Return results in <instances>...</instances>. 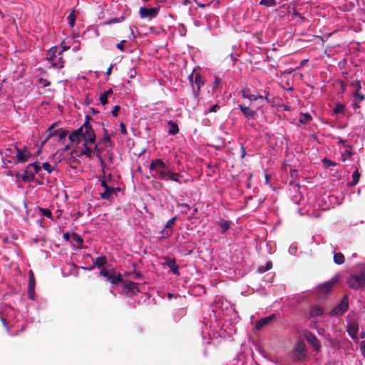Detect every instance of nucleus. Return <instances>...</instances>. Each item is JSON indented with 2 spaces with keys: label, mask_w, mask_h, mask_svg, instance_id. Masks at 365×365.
I'll return each instance as SVG.
<instances>
[{
  "label": "nucleus",
  "mask_w": 365,
  "mask_h": 365,
  "mask_svg": "<svg viewBox=\"0 0 365 365\" xmlns=\"http://www.w3.org/2000/svg\"><path fill=\"white\" fill-rule=\"evenodd\" d=\"M353 85L356 87V91H359V90L361 89V83L360 82L357 81L355 83H353Z\"/></svg>",
  "instance_id": "680f3d73"
},
{
  "label": "nucleus",
  "mask_w": 365,
  "mask_h": 365,
  "mask_svg": "<svg viewBox=\"0 0 365 365\" xmlns=\"http://www.w3.org/2000/svg\"><path fill=\"white\" fill-rule=\"evenodd\" d=\"M73 240L75 243L78 244V245H81L83 240V239L81 238V237H80L78 234L76 233H73Z\"/></svg>",
  "instance_id": "58836bf2"
},
{
  "label": "nucleus",
  "mask_w": 365,
  "mask_h": 365,
  "mask_svg": "<svg viewBox=\"0 0 365 365\" xmlns=\"http://www.w3.org/2000/svg\"><path fill=\"white\" fill-rule=\"evenodd\" d=\"M125 43V41L123 40L120 43H117L116 47L121 51H124V44Z\"/></svg>",
  "instance_id": "de8ad7c7"
},
{
  "label": "nucleus",
  "mask_w": 365,
  "mask_h": 365,
  "mask_svg": "<svg viewBox=\"0 0 365 365\" xmlns=\"http://www.w3.org/2000/svg\"><path fill=\"white\" fill-rule=\"evenodd\" d=\"M238 108L240 109L243 115L247 120L255 119L257 112L250 108L249 106H245L242 104L238 105Z\"/></svg>",
  "instance_id": "4468645a"
},
{
  "label": "nucleus",
  "mask_w": 365,
  "mask_h": 365,
  "mask_svg": "<svg viewBox=\"0 0 365 365\" xmlns=\"http://www.w3.org/2000/svg\"><path fill=\"white\" fill-rule=\"evenodd\" d=\"M173 233V230H168L166 227H164L160 232V234L161 235V237L159 238V240L169 238Z\"/></svg>",
  "instance_id": "bb28decb"
},
{
  "label": "nucleus",
  "mask_w": 365,
  "mask_h": 365,
  "mask_svg": "<svg viewBox=\"0 0 365 365\" xmlns=\"http://www.w3.org/2000/svg\"><path fill=\"white\" fill-rule=\"evenodd\" d=\"M274 318V314L269 315L267 317H264L263 319H261L256 323V329L259 330L264 326L269 324Z\"/></svg>",
  "instance_id": "6ab92c4d"
},
{
  "label": "nucleus",
  "mask_w": 365,
  "mask_h": 365,
  "mask_svg": "<svg viewBox=\"0 0 365 365\" xmlns=\"http://www.w3.org/2000/svg\"><path fill=\"white\" fill-rule=\"evenodd\" d=\"M345 109V106L343 103H336L335 108H334V113L335 114L342 113H344Z\"/></svg>",
  "instance_id": "f704fd0d"
},
{
  "label": "nucleus",
  "mask_w": 365,
  "mask_h": 365,
  "mask_svg": "<svg viewBox=\"0 0 365 365\" xmlns=\"http://www.w3.org/2000/svg\"><path fill=\"white\" fill-rule=\"evenodd\" d=\"M296 252H297V247L296 246H293V245H291L289 248V252L291 254V255H295L296 254Z\"/></svg>",
  "instance_id": "5fc2aeb1"
},
{
  "label": "nucleus",
  "mask_w": 365,
  "mask_h": 365,
  "mask_svg": "<svg viewBox=\"0 0 365 365\" xmlns=\"http://www.w3.org/2000/svg\"><path fill=\"white\" fill-rule=\"evenodd\" d=\"M167 266L170 268V271L178 276L180 275L179 266L176 264V260L173 258L165 257V258Z\"/></svg>",
  "instance_id": "f3484780"
},
{
  "label": "nucleus",
  "mask_w": 365,
  "mask_h": 365,
  "mask_svg": "<svg viewBox=\"0 0 365 365\" xmlns=\"http://www.w3.org/2000/svg\"><path fill=\"white\" fill-rule=\"evenodd\" d=\"M324 310L318 305L312 306L309 310V316L314 321V318L323 314Z\"/></svg>",
  "instance_id": "412c9836"
},
{
  "label": "nucleus",
  "mask_w": 365,
  "mask_h": 365,
  "mask_svg": "<svg viewBox=\"0 0 365 365\" xmlns=\"http://www.w3.org/2000/svg\"><path fill=\"white\" fill-rule=\"evenodd\" d=\"M312 119V118L309 113H301L299 120L302 124L306 125L308 124Z\"/></svg>",
  "instance_id": "393cba45"
},
{
  "label": "nucleus",
  "mask_w": 365,
  "mask_h": 365,
  "mask_svg": "<svg viewBox=\"0 0 365 365\" xmlns=\"http://www.w3.org/2000/svg\"><path fill=\"white\" fill-rule=\"evenodd\" d=\"M99 100L103 106L108 103V96L104 93L100 94Z\"/></svg>",
  "instance_id": "a19ab883"
},
{
  "label": "nucleus",
  "mask_w": 365,
  "mask_h": 365,
  "mask_svg": "<svg viewBox=\"0 0 365 365\" xmlns=\"http://www.w3.org/2000/svg\"><path fill=\"white\" fill-rule=\"evenodd\" d=\"M16 177L17 178L21 179L24 182H31L34 180L33 175L31 173H30V170H29L27 168L24 171V173H17L16 174Z\"/></svg>",
  "instance_id": "aec40b11"
},
{
  "label": "nucleus",
  "mask_w": 365,
  "mask_h": 365,
  "mask_svg": "<svg viewBox=\"0 0 365 365\" xmlns=\"http://www.w3.org/2000/svg\"><path fill=\"white\" fill-rule=\"evenodd\" d=\"M221 83V78L219 77L215 78V81L213 83V89H217L218 85Z\"/></svg>",
  "instance_id": "09e8293b"
},
{
  "label": "nucleus",
  "mask_w": 365,
  "mask_h": 365,
  "mask_svg": "<svg viewBox=\"0 0 365 365\" xmlns=\"http://www.w3.org/2000/svg\"><path fill=\"white\" fill-rule=\"evenodd\" d=\"M178 207H185L187 208V210H190V207L188 204L187 203H178Z\"/></svg>",
  "instance_id": "052dcab7"
},
{
  "label": "nucleus",
  "mask_w": 365,
  "mask_h": 365,
  "mask_svg": "<svg viewBox=\"0 0 365 365\" xmlns=\"http://www.w3.org/2000/svg\"><path fill=\"white\" fill-rule=\"evenodd\" d=\"M359 324L356 320H351L347 324V332L349 336L354 340L356 342H358L359 338L357 336V334L359 331Z\"/></svg>",
  "instance_id": "f8f14e48"
},
{
  "label": "nucleus",
  "mask_w": 365,
  "mask_h": 365,
  "mask_svg": "<svg viewBox=\"0 0 365 365\" xmlns=\"http://www.w3.org/2000/svg\"><path fill=\"white\" fill-rule=\"evenodd\" d=\"M349 307V299L346 296H344L341 302L336 305L331 312L330 314L332 316L342 315Z\"/></svg>",
  "instance_id": "9d476101"
},
{
  "label": "nucleus",
  "mask_w": 365,
  "mask_h": 365,
  "mask_svg": "<svg viewBox=\"0 0 365 365\" xmlns=\"http://www.w3.org/2000/svg\"><path fill=\"white\" fill-rule=\"evenodd\" d=\"M103 141L106 143V142H109L110 143V137L108 135H106L103 138Z\"/></svg>",
  "instance_id": "69168bd1"
},
{
  "label": "nucleus",
  "mask_w": 365,
  "mask_h": 365,
  "mask_svg": "<svg viewBox=\"0 0 365 365\" xmlns=\"http://www.w3.org/2000/svg\"><path fill=\"white\" fill-rule=\"evenodd\" d=\"M272 267V263L271 262H267V264H266V267H260L259 268V271L260 272H264L267 270H269Z\"/></svg>",
  "instance_id": "79ce46f5"
},
{
  "label": "nucleus",
  "mask_w": 365,
  "mask_h": 365,
  "mask_svg": "<svg viewBox=\"0 0 365 365\" xmlns=\"http://www.w3.org/2000/svg\"><path fill=\"white\" fill-rule=\"evenodd\" d=\"M352 96H353V100L356 103H360V102L364 101V99H365V96L364 94L361 93L358 91H356L354 93H353Z\"/></svg>",
  "instance_id": "cd10ccee"
},
{
  "label": "nucleus",
  "mask_w": 365,
  "mask_h": 365,
  "mask_svg": "<svg viewBox=\"0 0 365 365\" xmlns=\"http://www.w3.org/2000/svg\"><path fill=\"white\" fill-rule=\"evenodd\" d=\"M42 168L48 172V173H51L53 170V166H52L49 163L45 162L42 165Z\"/></svg>",
  "instance_id": "4c0bfd02"
},
{
  "label": "nucleus",
  "mask_w": 365,
  "mask_h": 365,
  "mask_svg": "<svg viewBox=\"0 0 365 365\" xmlns=\"http://www.w3.org/2000/svg\"><path fill=\"white\" fill-rule=\"evenodd\" d=\"M57 125V123H53L46 130V139L43 143L48 141L50 138L54 136H57L58 138V140L61 141L63 140L68 135V131L63 128H59L57 130H54L56 126Z\"/></svg>",
  "instance_id": "39448f33"
},
{
  "label": "nucleus",
  "mask_w": 365,
  "mask_h": 365,
  "mask_svg": "<svg viewBox=\"0 0 365 365\" xmlns=\"http://www.w3.org/2000/svg\"><path fill=\"white\" fill-rule=\"evenodd\" d=\"M306 356V346L303 343H299L295 349L294 358L296 361H300Z\"/></svg>",
  "instance_id": "2eb2a0df"
},
{
  "label": "nucleus",
  "mask_w": 365,
  "mask_h": 365,
  "mask_svg": "<svg viewBox=\"0 0 365 365\" xmlns=\"http://www.w3.org/2000/svg\"><path fill=\"white\" fill-rule=\"evenodd\" d=\"M352 182H350V185H356L359 181V178H360V173H359L358 170H356L353 173H352Z\"/></svg>",
  "instance_id": "7c9ffc66"
},
{
  "label": "nucleus",
  "mask_w": 365,
  "mask_h": 365,
  "mask_svg": "<svg viewBox=\"0 0 365 365\" xmlns=\"http://www.w3.org/2000/svg\"><path fill=\"white\" fill-rule=\"evenodd\" d=\"M168 132L170 135H174L178 133V131H179L178 125L174 121L169 120L168 123Z\"/></svg>",
  "instance_id": "4be33fe9"
},
{
  "label": "nucleus",
  "mask_w": 365,
  "mask_h": 365,
  "mask_svg": "<svg viewBox=\"0 0 365 365\" xmlns=\"http://www.w3.org/2000/svg\"><path fill=\"white\" fill-rule=\"evenodd\" d=\"M16 150V160L11 159L7 160L8 163H22L28 160L31 157V154L29 151L27 147H24L23 149L19 148L17 146H14Z\"/></svg>",
  "instance_id": "423d86ee"
},
{
  "label": "nucleus",
  "mask_w": 365,
  "mask_h": 365,
  "mask_svg": "<svg viewBox=\"0 0 365 365\" xmlns=\"http://www.w3.org/2000/svg\"><path fill=\"white\" fill-rule=\"evenodd\" d=\"M359 348L362 355L365 357V341H362L360 343Z\"/></svg>",
  "instance_id": "8fccbe9b"
},
{
  "label": "nucleus",
  "mask_w": 365,
  "mask_h": 365,
  "mask_svg": "<svg viewBox=\"0 0 365 365\" xmlns=\"http://www.w3.org/2000/svg\"><path fill=\"white\" fill-rule=\"evenodd\" d=\"M204 85V81L199 74H196L195 76V83L192 84V93L193 96L195 99L196 104L198 103L199 101V92L201 86Z\"/></svg>",
  "instance_id": "ddd939ff"
},
{
  "label": "nucleus",
  "mask_w": 365,
  "mask_h": 365,
  "mask_svg": "<svg viewBox=\"0 0 365 365\" xmlns=\"http://www.w3.org/2000/svg\"><path fill=\"white\" fill-rule=\"evenodd\" d=\"M91 119L89 116L86 115L83 124L78 129L73 130L68 136L69 140L73 145H78L81 142V138H83V148L80 151V154L89 159L93 158V151L88 144L95 143L96 140L94 129L90 124Z\"/></svg>",
  "instance_id": "f257e3e1"
},
{
  "label": "nucleus",
  "mask_w": 365,
  "mask_h": 365,
  "mask_svg": "<svg viewBox=\"0 0 365 365\" xmlns=\"http://www.w3.org/2000/svg\"><path fill=\"white\" fill-rule=\"evenodd\" d=\"M76 145H75V146H76ZM72 146H74V145H73V144H72V143L71 142V144H67V145H66L62 148V150H62L63 152H66V151H67V150H70V149H71V148Z\"/></svg>",
  "instance_id": "4d7b16f0"
},
{
  "label": "nucleus",
  "mask_w": 365,
  "mask_h": 365,
  "mask_svg": "<svg viewBox=\"0 0 365 365\" xmlns=\"http://www.w3.org/2000/svg\"><path fill=\"white\" fill-rule=\"evenodd\" d=\"M120 133L123 135H125L127 134V130H126V127H125V124L123 122H121L120 123Z\"/></svg>",
  "instance_id": "a18cd8bd"
},
{
  "label": "nucleus",
  "mask_w": 365,
  "mask_h": 365,
  "mask_svg": "<svg viewBox=\"0 0 365 365\" xmlns=\"http://www.w3.org/2000/svg\"><path fill=\"white\" fill-rule=\"evenodd\" d=\"M259 4L267 7H272L276 6L277 3L275 0H261Z\"/></svg>",
  "instance_id": "473e14b6"
},
{
  "label": "nucleus",
  "mask_w": 365,
  "mask_h": 365,
  "mask_svg": "<svg viewBox=\"0 0 365 365\" xmlns=\"http://www.w3.org/2000/svg\"><path fill=\"white\" fill-rule=\"evenodd\" d=\"M240 149H241V158H244L246 156V152H245V147L242 145H241Z\"/></svg>",
  "instance_id": "bf43d9fd"
},
{
  "label": "nucleus",
  "mask_w": 365,
  "mask_h": 365,
  "mask_svg": "<svg viewBox=\"0 0 365 365\" xmlns=\"http://www.w3.org/2000/svg\"><path fill=\"white\" fill-rule=\"evenodd\" d=\"M27 168L30 170V173L32 174L34 179L35 175L39 173V172L41 170V167L39 166L37 163H30L27 166Z\"/></svg>",
  "instance_id": "b1692460"
},
{
  "label": "nucleus",
  "mask_w": 365,
  "mask_h": 365,
  "mask_svg": "<svg viewBox=\"0 0 365 365\" xmlns=\"http://www.w3.org/2000/svg\"><path fill=\"white\" fill-rule=\"evenodd\" d=\"M77 42H78V44H77V45H76V46H74L73 47V48H72V49H73V51L74 52L78 51L79 50V48H80V46H79V42H78V41H77Z\"/></svg>",
  "instance_id": "0e129e2a"
},
{
  "label": "nucleus",
  "mask_w": 365,
  "mask_h": 365,
  "mask_svg": "<svg viewBox=\"0 0 365 365\" xmlns=\"http://www.w3.org/2000/svg\"><path fill=\"white\" fill-rule=\"evenodd\" d=\"M219 108L220 107H219V106L217 104H215V105L212 106L210 108L209 112H210V113H212V112L215 113V112H217V110H218Z\"/></svg>",
  "instance_id": "864d4df0"
},
{
  "label": "nucleus",
  "mask_w": 365,
  "mask_h": 365,
  "mask_svg": "<svg viewBox=\"0 0 365 365\" xmlns=\"http://www.w3.org/2000/svg\"><path fill=\"white\" fill-rule=\"evenodd\" d=\"M38 209L43 215H44L45 217H46L51 220H53V214L50 210H48L47 208H42V207H38Z\"/></svg>",
  "instance_id": "72a5a7b5"
},
{
  "label": "nucleus",
  "mask_w": 365,
  "mask_h": 365,
  "mask_svg": "<svg viewBox=\"0 0 365 365\" xmlns=\"http://www.w3.org/2000/svg\"><path fill=\"white\" fill-rule=\"evenodd\" d=\"M46 59L53 67L62 68L64 66L62 50L58 46L52 47L48 51Z\"/></svg>",
  "instance_id": "7ed1b4c3"
},
{
  "label": "nucleus",
  "mask_w": 365,
  "mask_h": 365,
  "mask_svg": "<svg viewBox=\"0 0 365 365\" xmlns=\"http://www.w3.org/2000/svg\"><path fill=\"white\" fill-rule=\"evenodd\" d=\"M35 302L38 304V308H39L40 306H41V305H43V304L46 303V299H44L43 298L37 297V299H36V300Z\"/></svg>",
  "instance_id": "603ef678"
},
{
  "label": "nucleus",
  "mask_w": 365,
  "mask_h": 365,
  "mask_svg": "<svg viewBox=\"0 0 365 365\" xmlns=\"http://www.w3.org/2000/svg\"><path fill=\"white\" fill-rule=\"evenodd\" d=\"M265 96L262 95H254L250 93L249 90H243L242 91V96L244 98L248 99L250 102L259 101L261 103L260 106L264 105V102H269V99L268 98L269 93L264 91Z\"/></svg>",
  "instance_id": "6e6552de"
},
{
  "label": "nucleus",
  "mask_w": 365,
  "mask_h": 365,
  "mask_svg": "<svg viewBox=\"0 0 365 365\" xmlns=\"http://www.w3.org/2000/svg\"><path fill=\"white\" fill-rule=\"evenodd\" d=\"M100 274L101 276H103L106 278H107V279H108V277H110V274L109 272L105 269V268H102L101 269V271L100 272Z\"/></svg>",
  "instance_id": "c03bdc74"
},
{
  "label": "nucleus",
  "mask_w": 365,
  "mask_h": 365,
  "mask_svg": "<svg viewBox=\"0 0 365 365\" xmlns=\"http://www.w3.org/2000/svg\"><path fill=\"white\" fill-rule=\"evenodd\" d=\"M323 163H324V165L326 167V168H330L331 166H336V163L329 160V159H324L323 160Z\"/></svg>",
  "instance_id": "ea45409f"
},
{
  "label": "nucleus",
  "mask_w": 365,
  "mask_h": 365,
  "mask_svg": "<svg viewBox=\"0 0 365 365\" xmlns=\"http://www.w3.org/2000/svg\"><path fill=\"white\" fill-rule=\"evenodd\" d=\"M107 260L106 257H98L96 258V259L93 261L94 265L98 267V268H103V266L106 264Z\"/></svg>",
  "instance_id": "a878e982"
},
{
  "label": "nucleus",
  "mask_w": 365,
  "mask_h": 365,
  "mask_svg": "<svg viewBox=\"0 0 365 365\" xmlns=\"http://www.w3.org/2000/svg\"><path fill=\"white\" fill-rule=\"evenodd\" d=\"M334 262L337 264H341L344 262V256L343 254L338 252L334 255Z\"/></svg>",
  "instance_id": "c85d7f7f"
},
{
  "label": "nucleus",
  "mask_w": 365,
  "mask_h": 365,
  "mask_svg": "<svg viewBox=\"0 0 365 365\" xmlns=\"http://www.w3.org/2000/svg\"><path fill=\"white\" fill-rule=\"evenodd\" d=\"M120 110V106H115L113 109L111 110V113L114 117H116L118 114V112Z\"/></svg>",
  "instance_id": "49530a36"
},
{
  "label": "nucleus",
  "mask_w": 365,
  "mask_h": 365,
  "mask_svg": "<svg viewBox=\"0 0 365 365\" xmlns=\"http://www.w3.org/2000/svg\"><path fill=\"white\" fill-rule=\"evenodd\" d=\"M349 286L355 289L365 288V273L351 274L348 279Z\"/></svg>",
  "instance_id": "20e7f679"
},
{
  "label": "nucleus",
  "mask_w": 365,
  "mask_h": 365,
  "mask_svg": "<svg viewBox=\"0 0 365 365\" xmlns=\"http://www.w3.org/2000/svg\"><path fill=\"white\" fill-rule=\"evenodd\" d=\"M27 294L29 299L34 302L36 300L37 296L35 292V288H28Z\"/></svg>",
  "instance_id": "c9c22d12"
},
{
  "label": "nucleus",
  "mask_w": 365,
  "mask_h": 365,
  "mask_svg": "<svg viewBox=\"0 0 365 365\" xmlns=\"http://www.w3.org/2000/svg\"><path fill=\"white\" fill-rule=\"evenodd\" d=\"M151 175L157 179L165 181H173L178 184H182L180 179V174L170 170V168L165 164L161 159L153 160L149 165Z\"/></svg>",
  "instance_id": "f03ea898"
},
{
  "label": "nucleus",
  "mask_w": 365,
  "mask_h": 365,
  "mask_svg": "<svg viewBox=\"0 0 365 365\" xmlns=\"http://www.w3.org/2000/svg\"><path fill=\"white\" fill-rule=\"evenodd\" d=\"M39 84L42 88H45V87L49 86L51 83L47 79L40 78Z\"/></svg>",
  "instance_id": "37998d69"
},
{
  "label": "nucleus",
  "mask_w": 365,
  "mask_h": 365,
  "mask_svg": "<svg viewBox=\"0 0 365 365\" xmlns=\"http://www.w3.org/2000/svg\"><path fill=\"white\" fill-rule=\"evenodd\" d=\"M216 225L220 228L222 235H225L227 231L230 229L232 222L229 220H221L216 222Z\"/></svg>",
  "instance_id": "a211bd4d"
},
{
  "label": "nucleus",
  "mask_w": 365,
  "mask_h": 365,
  "mask_svg": "<svg viewBox=\"0 0 365 365\" xmlns=\"http://www.w3.org/2000/svg\"><path fill=\"white\" fill-rule=\"evenodd\" d=\"M16 150L14 148H6L4 151L1 152L2 160L4 163L6 162L7 160L11 159L12 160H16Z\"/></svg>",
  "instance_id": "dca6fc26"
},
{
  "label": "nucleus",
  "mask_w": 365,
  "mask_h": 365,
  "mask_svg": "<svg viewBox=\"0 0 365 365\" xmlns=\"http://www.w3.org/2000/svg\"><path fill=\"white\" fill-rule=\"evenodd\" d=\"M104 93H106V96L108 97V96L113 94L112 88L108 89L107 91L104 92Z\"/></svg>",
  "instance_id": "774afa93"
},
{
  "label": "nucleus",
  "mask_w": 365,
  "mask_h": 365,
  "mask_svg": "<svg viewBox=\"0 0 365 365\" xmlns=\"http://www.w3.org/2000/svg\"><path fill=\"white\" fill-rule=\"evenodd\" d=\"M303 336L307 341L309 344L313 347L316 351H319L321 349V343L317 336L309 330L303 331Z\"/></svg>",
  "instance_id": "1a4fd4ad"
},
{
  "label": "nucleus",
  "mask_w": 365,
  "mask_h": 365,
  "mask_svg": "<svg viewBox=\"0 0 365 365\" xmlns=\"http://www.w3.org/2000/svg\"><path fill=\"white\" fill-rule=\"evenodd\" d=\"M136 74V70L135 68H131L128 73V76L130 78H133L135 77Z\"/></svg>",
  "instance_id": "3c124183"
},
{
  "label": "nucleus",
  "mask_w": 365,
  "mask_h": 365,
  "mask_svg": "<svg viewBox=\"0 0 365 365\" xmlns=\"http://www.w3.org/2000/svg\"><path fill=\"white\" fill-rule=\"evenodd\" d=\"M135 287V284L133 282H130L126 284V288L128 290H133Z\"/></svg>",
  "instance_id": "6e6d98bb"
},
{
  "label": "nucleus",
  "mask_w": 365,
  "mask_h": 365,
  "mask_svg": "<svg viewBox=\"0 0 365 365\" xmlns=\"http://www.w3.org/2000/svg\"><path fill=\"white\" fill-rule=\"evenodd\" d=\"M36 286V282L34 275L32 271H30L29 272V282H28V288H35Z\"/></svg>",
  "instance_id": "2f4dec72"
},
{
  "label": "nucleus",
  "mask_w": 365,
  "mask_h": 365,
  "mask_svg": "<svg viewBox=\"0 0 365 365\" xmlns=\"http://www.w3.org/2000/svg\"><path fill=\"white\" fill-rule=\"evenodd\" d=\"M177 220V217H173L170 218L165 224V227H166L168 230H173V226L175 224Z\"/></svg>",
  "instance_id": "e433bc0d"
},
{
  "label": "nucleus",
  "mask_w": 365,
  "mask_h": 365,
  "mask_svg": "<svg viewBox=\"0 0 365 365\" xmlns=\"http://www.w3.org/2000/svg\"><path fill=\"white\" fill-rule=\"evenodd\" d=\"M159 13V8L152 7H140L139 11V14L140 18L142 19H148L149 20L152 19L157 16Z\"/></svg>",
  "instance_id": "9b49d317"
},
{
  "label": "nucleus",
  "mask_w": 365,
  "mask_h": 365,
  "mask_svg": "<svg viewBox=\"0 0 365 365\" xmlns=\"http://www.w3.org/2000/svg\"><path fill=\"white\" fill-rule=\"evenodd\" d=\"M91 150L93 151V156L96 155V152L98 151V145H96L94 147H91Z\"/></svg>",
  "instance_id": "338daca9"
},
{
  "label": "nucleus",
  "mask_w": 365,
  "mask_h": 365,
  "mask_svg": "<svg viewBox=\"0 0 365 365\" xmlns=\"http://www.w3.org/2000/svg\"><path fill=\"white\" fill-rule=\"evenodd\" d=\"M334 282L329 281L319 285V290L322 293H328L333 285Z\"/></svg>",
  "instance_id": "5701e85b"
},
{
  "label": "nucleus",
  "mask_w": 365,
  "mask_h": 365,
  "mask_svg": "<svg viewBox=\"0 0 365 365\" xmlns=\"http://www.w3.org/2000/svg\"><path fill=\"white\" fill-rule=\"evenodd\" d=\"M68 19H69V24L73 26L74 25V23H75V19L72 16V14H71L69 16H68Z\"/></svg>",
  "instance_id": "13d9d810"
},
{
  "label": "nucleus",
  "mask_w": 365,
  "mask_h": 365,
  "mask_svg": "<svg viewBox=\"0 0 365 365\" xmlns=\"http://www.w3.org/2000/svg\"><path fill=\"white\" fill-rule=\"evenodd\" d=\"M108 281H109L113 284H116L119 282L122 281V277L120 274H118L117 276L110 274L108 277Z\"/></svg>",
  "instance_id": "c756f323"
},
{
  "label": "nucleus",
  "mask_w": 365,
  "mask_h": 365,
  "mask_svg": "<svg viewBox=\"0 0 365 365\" xmlns=\"http://www.w3.org/2000/svg\"><path fill=\"white\" fill-rule=\"evenodd\" d=\"M99 181L101 182V186L103 189L99 192L101 197L103 200H110V197L115 194L117 189L113 186L108 185L104 178H100Z\"/></svg>",
  "instance_id": "0eeeda50"
},
{
  "label": "nucleus",
  "mask_w": 365,
  "mask_h": 365,
  "mask_svg": "<svg viewBox=\"0 0 365 365\" xmlns=\"http://www.w3.org/2000/svg\"><path fill=\"white\" fill-rule=\"evenodd\" d=\"M359 103H356L354 100H353V102H352V107L354 108V109H357V108H359Z\"/></svg>",
  "instance_id": "e2e57ef3"
}]
</instances>
